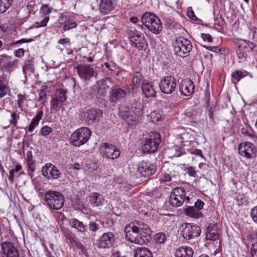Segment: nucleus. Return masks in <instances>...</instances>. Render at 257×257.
Returning <instances> with one entry per match:
<instances>
[{
    "label": "nucleus",
    "instance_id": "f257e3e1",
    "mask_svg": "<svg viewBox=\"0 0 257 257\" xmlns=\"http://www.w3.org/2000/svg\"><path fill=\"white\" fill-rule=\"evenodd\" d=\"M126 239L132 243L143 245L151 239V230L148 225L141 221L135 220L125 226L124 229Z\"/></svg>",
    "mask_w": 257,
    "mask_h": 257
},
{
    "label": "nucleus",
    "instance_id": "f03ea898",
    "mask_svg": "<svg viewBox=\"0 0 257 257\" xmlns=\"http://www.w3.org/2000/svg\"><path fill=\"white\" fill-rule=\"evenodd\" d=\"M243 43L239 45L238 50L237 52L239 63H243L248 66L253 65L254 64V57L251 54L247 53H252L254 49L256 48V45L253 43L243 40Z\"/></svg>",
    "mask_w": 257,
    "mask_h": 257
},
{
    "label": "nucleus",
    "instance_id": "7ed1b4c3",
    "mask_svg": "<svg viewBox=\"0 0 257 257\" xmlns=\"http://www.w3.org/2000/svg\"><path fill=\"white\" fill-rule=\"evenodd\" d=\"M44 199L47 206L51 210H59L64 203L63 196L57 191L50 190L46 192Z\"/></svg>",
    "mask_w": 257,
    "mask_h": 257
},
{
    "label": "nucleus",
    "instance_id": "20e7f679",
    "mask_svg": "<svg viewBox=\"0 0 257 257\" xmlns=\"http://www.w3.org/2000/svg\"><path fill=\"white\" fill-rule=\"evenodd\" d=\"M142 24L152 33L159 34L162 31V25L160 19L150 12L144 13L141 18Z\"/></svg>",
    "mask_w": 257,
    "mask_h": 257
},
{
    "label": "nucleus",
    "instance_id": "39448f33",
    "mask_svg": "<svg viewBox=\"0 0 257 257\" xmlns=\"http://www.w3.org/2000/svg\"><path fill=\"white\" fill-rule=\"evenodd\" d=\"M173 46L175 53L182 58L189 56L192 49L190 41L182 37L176 38Z\"/></svg>",
    "mask_w": 257,
    "mask_h": 257
},
{
    "label": "nucleus",
    "instance_id": "423d86ee",
    "mask_svg": "<svg viewBox=\"0 0 257 257\" xmlns=\"http://www.w3.org/2000/svg\"><path fill=\"white\" fill-rule=\"evenodd\" d=\"M142 108L141 104L132 106L131 109L126 108L119 111V115L125 120L129 125H136L139 121Z\"/></svg>",
    "mask_w": 257,
    "mask_h": 257
},
{
    "label": "nucleus",
    "instance_id": "0eeeda50",
    "mask_svg": "<svg viewBox=\"0 0 257 257\" xmlns=\"http://www.w3.org/2000/svg\"><path fill=\"white\" fill-rule=\"evenodd\" d=\"M91 134L90 129L83 127L74 132L71 136V144L76 147H79L85 144Z\"/></svg>",
    "mask_w": 257,
    "mask_h": 257
},
{
    "label": "nucleus",
    "instance_id": "6e6552de",
    "mask_svg": "<svg viewBox=\"0 0 257 257\" xmlns=\"http://www.w3.org/2000/svg\"><path fill=\"white\" fill-rule=\"evenodd\" d=\"M160 143V134L157 132H150L148 137L146 138L145 144L143 147V150L146 153H155L158 150Z\"/></svg>",
    "mask_w": 257,
    "mask_h": 257
},
{
    "label": "nucleus",
    "instance_id": "1a4fd4ad",
    "mask_svg": "<svg viewBox=\"0 0 257 257\" xmlns=\"http://www.w3.org/2000/svg\"><path fill=\"white\" fill-rule=\"evenodd\" d=\"M189 202L190 198L186 196V191L184 188H174L170 196L169 202L173 207H179L183 205L185 200Z\"/></svg>",
    "mask_w": 257,
    "mask_h": 257
},
{
    "label": "nucleus",
    "instance_id": "9d476101",
    "mask_svg": "<svg viewBox=\"0 0 257 257\" xmlns=\"http://www.w3.org/2000/svg\"><path fill=\"white\" fill-rule=\"evenodd\" d=\"M79 115L86 124L92 125L102 116V111L99 109L91 108L82 111Z\"/></svg>",
    "mask_w": 257,
    "mask_h": 257
},
{
    "label": "nucleus",
    "instance_id": "9b49d317",
    "mask_svg": "<svg viewBox=\"0 0 257 257\" xmlns=\"http://www.w3.org/2000/svg\"><path fill=\"white\" fill-rule=\"evenodd\" d=\"M66 99V91L63 89H57L50 101L51 110L59 111Z\"/></svg>",
    "mask_w": 257,
    "mask_h": 257
},
{
    "label": "nucleus",
    "instance_id": "f8f14e48",
    "mask_svg": "<svg viewBox=\"0 0 257 257\" xmlns=\"http://www.w3.org/2000/svg\"><path fill=\"white\" fill-rule=\"evenodd\" d=\"M182 227L181 235L185 239H191L200 234L201 229L196 224L185 223L182 225Z\"/></svg>",
    "mask_w": 257,
    "mask_h": 257
},
{
    "label": "nucleus",
    "instance_id": "ddd939ff",
    "mask_svg": "<svg viewBox=\"0 0 257 257\" xmlns=\"http://www.w3.org/2000/svg\"><path fill=\"white\" fill-rule=\"evenodd\" d=\"M99 151L102 156L111 160L118 158L120 154L119 150L116 147L108 143H102L100 146Z\"/></svg>",
    "mask_w": 257,
    "mask_h": 257
},
{
    "label": "nucleus",
    "instance_id": "4468645a",
    "mask_svg": "<svg viewBox=\"0 0 257 257\" xmlns=\"http://www.w3.org/2000/svg\"><path fill=\"white\" fill-rule=\"evenodd\" d=\"M159 87L163 93L167 94L172 93L176 87V78L171 75L164 76L160 81Z\"/></svg>",
    "mask_w": 257,
    "mask_h": 257
},
{
    "label": "nucleus",
    "instance_id": "2eb2a0df",
    "mask_svg": "<svg viewBox=\"0 0 257 257\" xmlns=\"http://www.w3.org/2000/svg\"><path fill=\"white\" fill-rule=\"evenodd\" d=\"M42 172L43 176L49 180L58 179L62 175L59 170L51 163L46 164L42 168Z\"/></svg>",
    "mask_w": 257,
    "mask_h": 257
},
{
    "label": "nucleus",
    "instance_id": "dca6fc26",
    "mask_svg": "<svg viewBox=\"0 0 257 257\" xmlns=\"http://www.w3.org/2000/svg\"><path fill=\"white\" fill-rule=\"evenodd\" d=\"M131 41L132 45L139 50L145 49L148 46V43L144 35L138 31L132 32Z\"/></svg>",
    "mask_w": 257,
    "mask_h": 257
},
{
    "label": "nucleus",
    "instance_id": "f3484780",
    "mask_svg": "<svg viewBox=\"0 0 257 257\" xmlns=\"http://www.w3.org/2000/svg\"><path fill=\"white\" fill-rule=\"evenodd\" d=\"M239 154L247 159H251L255 156L256 150L254 145L249 142L241 143L238 147Z\"/></svg>",
    "mask_w": 257,
    "mask_h": 257
},
{
    "label": "nucleus",
    "instance_id": "a211bd4d",
    "mask_svg": "<svg viewBox=\"0 0 257 257\" xmlns=\"http://www.w3.org/2000/svg\"><path fill=\"white\" fill-rule=\"evenodd\" d=\"M156 171V166L149 162L142 161L138 166V172L144 177H148L153 175Z\"/></svg>",
    "mask_w": 257,
    "mask_h": 257
},
{
    "label": "nucleus",
    "instance_id": "6ab92c4d",
    "mask_svg": "<svg viewBox=\"0 0 257 257\" xmlns=\"http://www.w3.org/2000/svg\"><path fill=\"white\" fill-rule=\"evenodd\" d=\"M76 68L80 78L85 80H89L94 75L93 68L89 64H79Z\"/></svg>",
    "mask_w": 257,
    "mask_h": 257
},
{
    "label": "nucleus",
    "instance_id": "aec40b11",
    "mask_svg": "<svg viewBox=\"0 0 257 257\" xmlns=\"http://www.w3.org/2000/svg\"><path fill=\"white\" fill-rule=\"evenodd\" d=\"M3 252L6 257H19L18 249L14 244L10 241H5L2 243Z\"/></svg>",
    "mask_w": 257,
    "mask_h": 257
},
{
    "label": "nucleus",
    "instance_id": "412c9836",
    "mask_svg": "<svg viewBox=\"0 0 257 257\" xmlns=\"http://www.w3.org/2000/svg\"><path fill=\"white\" fill-rule=\"evenodd\" d=\"M194 90V84L192 81L189 79L182 80L179 84V90L182 95L190 96Z\"/></svg>",
    "mask_w": 257,
    "mask_h": 257
},
{
    "label": "nucleus",
    "instance_id": "4be33fe9",
    "mask_svg": "<svg viewBox=\"0 0 257 257\" xmlns=\"http://www.w3.org/2000/svg\"><path fill=\"white\" fill-rule=\"evenodd\" d=\"M114 242V235L111 232L104 233L98 240L97 246L100 248H107L112 246Z\"/></svg>",
    "mask_w": 257,
    "mask_h": 257
},
{
    "label": "nucleus",
    "instance_id": "5701e85b",
    "mask_svg": "<svg viewBox=\"0 0 257 257\" xmlns=\"http://www.w3.org/2000/svg\"><path fill=\"white\" fill-rule=\"evenodd\" d=\"M117 0H101L99 5L100 13L103 15H107L114 10Z\"/></svg>",
    "mask_w": 257,
    "mask_h": 257
},
{
    "label": "nucleus",
    "instance_id": "b1692460",
    "mask_svg": "<svg viewBox=\"0 0 257 257\" xmlns=\"http://www.w3.org/2000/svg\"><path fill=\"white\" fill-rule=\"evenodd\" d=\"M126 95V91L117 85L113 86L111 88L110 100L115 102L124 98Z\"/></svg>",
    "mask_w": 257,
    "mask_h": 257
},
{
    "label": "nucleus",
    "instance_id": "393cba45",
    "mask_svg": "<svg viewBox=\"0 0 257 257\" xmlns=\"http://www.w3.org/2000/svg\"><path fill=\"white\" fill-rule=\"evenodd\" d=\"M19 61L18 59L11 60V57L7 55H2L0 58V64L5 69L10 70L16 67Z\"/></svg>",
    "mask_w": 257,
    "mask_h": 257
},
{
    "label": "nucleus",
    "instance_id": "a878e982",
    "mask_svg": "<svg viewBox=\"0 0 257 257\" xmlns=\"http://www.w3.org/2000/svg\"><path fill=\"white\" fill-rule=\"evenodd\" d=\"M206 239L207 240L216 241L219 238V233L217 226L216 224H209L206 232Z\"/></svg>",
    "mask_w": 257,
    "mask_h": 257
},
{
    "label": "nucleus",
    "instance_id": "bb28decb",
    "mask_svg": "<svg viewBox=\"0 0 257 257\" xmlns=\"http://www.w3.org/2000/svg\"><path fill=\"white\" fill-rule=\"evenodd\" d=\"M52 9L49 8L48 5H43L41 8L40 12L44 15V19L39 22H37L35 24L38 27H45L47 25L49 20V17L48 15L51 12Z\"/></svg>",
    "mask_w": 257,
    "mask_h": 257
},
{
    "label": "nucleus",
    "instance_id": "cd10ccee",
    "mask_svg": "<svg viewBox=\"0 0 257 257\" xmlns=\"http://www.w3.org/2000/svg\"><path fill=\"white\" fill-rule=\"evenodd\" d=\"M194 251L192 247L189 246L183 245L177 248L175 252L176 257H192Z\"/></svg>",
    "mask_w": 257,
    "mask_h": 257
},
{
    "label": "nucleus",
    "instance_id": "c85d7f7f",
    "mask_svg": "<svg viewBox=\"0 0 257 257\" xmlns=\"http://www.w3.org/2000/svg\"><path fill=\"white\" fill-rule=\"evenodd\" d=\"M163 168L166 171L167 173L173 178H176L179 175L180 167L178 164L167 163L164 165Z\"/></svg>",
    "mask_w": 257,
    "mask_h": 257
},
{
    "label": "nucleus",
    "instance_id": "c756f323",
    "mask_svg": "<svg viewBox=\"0 0 257 257\" xmlns=\"http://www.w3.org/2000/svg\"><path fill=\"white\" fill-rule=\"evenodd\" d=\"M142 89L146 97L148 98L156 96V92L153 88V86L149 82L143 81Z\"/></svg>",
    "mask_w": 257,
    "mask_h": 257
},
{
    "label": "nucleus",
    "instance_id": "7c9ffc66",
    "mask_svg": "<svg viewBox=\"0 0 257 257\" xmlns=\"http://www.w3.org/2000/svg\"><path fill=\"white\" fill-rule=\"evenodd\" d=\"M69 223L72 227L75 228L81 233L85 234L87 231L86 225L76 218H72Z\"/></svg>",
    "mask_w": 257,
    "mask_h": 257
},
{
    "label": "nucleus",
    "instance_id": "2f4dec72",
    "mask_svg": "<svg viewBox=\"0 0 257 257\" xmlns=\"http://www.w3.org/2000/svg\"><path fill=\"white\" fill-rule=\"evenodd\" d=\"M22 68L23 73L26 77L27 75L30 76L31 74L34 73L35 69L33 60L32 59L26 60Z\"/></svg>",
    "mask_w": 257,
    "mask_h": 257
},
{
    "label": "nucleus",
    "instance_id": "473e14b6",
    "mask_svg": "<svg viewBox=\"0 0 257 257\" xmlns=\"http://www.w3.org/2000/svg\"><path fill=\"white\" fill-rule=\"evenodd\" d=\"M90 201L93 206H99L102 204L103 198L100 193L93 192L90 194Z\"/></svg>",
    "mask_w": 257,
    "mask_h": 257
},
{
    "label": "nucleus",
    "instance_id": "72a5a7b5",
    "mask_svg": "<svg viewBox=\"0 0 257 257\" xmlns=\"http://www.w3.org/2000/svg\"><path fill=\"white\" fill-rule=\"evenodd\" d=\"M43 115V112L42 111H39L37 113L36 116L32 119L29 126V132H32L38 125L40 120L42 118Z\"/></svg>",
    "mask_w": 257,
    "mask_h": 257
},
{
    "label": "nucleus",
    "instance_id": "f704fd0d",
    "mask_svg": "<svg viewBox=\"0 0 257 257\" xmlns=\"http://www.w3.org/2000/svg\"><path fill=\"white\" fill-rule=\"evenodd\" d=\"M185 211L187 216L192 218H199L203 215L202 213L198 211L194 206L188 207L186 208Z\"/></svg>",
    "mask_w": 257,
    "mask_h": 257
},
{
    "label": "nucleus",
    "instance_id": "c9c22d12",
    "mask_svg": "<svg viewBox=\"0 0 257 257\" xmlns=\"http://www.w3.org/2000/svg\"><path fill=\"white\" fill-rule=\"evenodd\" d=\"M135 257H153V254L148 248L142 247L136 249Z\"/></svg>",
    "mask_w": 257,
    "mask_h": 257
},
{
    "label": "nucleus",
    "instance_id": "e433bc0d",
    "mask_svg": "<svg viewBox=\"0 0 257 257\" xmlns=\"http://www.w3.org/2000/svg\"><path fill=\"white\" fill-rule=\"evenodd\" d=\"M249 75L250 77H252V75L247 71H241L240 70H235L231 74V77L233 79L238 82L242 78Z\"/></svg>",
    "mask_w": 257,
    "mask_h": 257
},
{
    "label": "nucleus",
    "instance_id": "4c0bfd02",
    "mask_svg": "<svg viewBox=\"0 0 257 257\" xmlns=\"http://www.w3.org/2000/svg\"><path fill=\"white\" fill-rule=\"evenodd\" d=\"M143 77L141 72H135L132 79V84L133 85V88H134L135 87H139L140 84L143 80Z\"/></svg>",
    "mask_w": 257,
    "mask_h": 257
},
{
    "label": "nucleus",
    "instance_id": "58836bf2",
    "mask_svg": "<svg viewBox=\"0 0 257 257\" xmlns=\"http://www.w3.org/2000/svg\"><path fill=\"white\" fill-rule=\"evenodd\" d=\"M26 168L27 170L28 175L31 178H33L34 176V172L36 169V161L26 162Z\"/></svg>",
    "mask_w": 257,
    "mask_h": 257
},
{
    "label": "nucleus",
    "instance_id": "ea45409f",
    "mask_svg": "<svg viewBox=\"0 0 257 257\" xmlns=\"http://www.w3.org/2000/svg\"><path fill=\"white\" fill-rule=\"evenodd\" d=\"M14 0H0V13H5L12 5Z\"/></svg>",
    "mask_w": 257,
    "mask_h": 257
},
{
    "label": "nucleus",
    "instance_id": "a19ab883",
    "mask_svg": "<svg viewBox=\"0 0 257 257\" xmlns=\"http://www.w3.org/2000/svg\"><path fill=\"white\" fill-rule=\"evenodd\" d=\"M207 50L219 53L222 55H226L229 54V50L224 47L219 48L217 46H204Z\"/></svg>",
    "mask_w": 257,
    "mask_h": 257
},
{
    "label": "nucleus",
    "instance_id": "79ce46f5",
    "mask_svg": "<svg viewBox=\"0 0 257 257\" xmlns=\"http://www.w3.org/2000/svg\"><path fill=\"white\" fill-rule=\"evenodd\" d=\"M178 138L181 140V143L183 144L184 145H186L185 143L192 142L193 137L189 133L185 132L178 135Z\"/></svg>",
    "mask_w": 257,
    "mask_h": 257
},
{
    "label": "nucleus",
    "instance_id": "37998d69",
    "mask_svg": "<svg viewBox=\"0 0 257 257\" xmlns=\"http://www.w3.org/2000/svg\"><path fill=\"white\" fill-rule=\"evenodd\" d=\"M151 121L156 123L163 119L162 112L159 110H154L150 113Z\"/></svg>",
    "mask_w": 257,
    "mask_h": 257
},
{
    "label": "nucleus",
    "instance_id": "c03bdc74",
    "mask_svg": "<svg viewBox=\"0 0 257 257\" xmlns=\"http://www.w3.org/2000/svg\"><path fill=\"white\" fill-rule=\"evenodd\" d=\"M10 92V87L5 84L3 80L0 79V98L4 97Z\"/></svg>",
    "mask_w": 257,
    "mask_h": 257
},
{
    "label": "nucleus",
    "instance_id": "a18cd8bd",
    "mask_svg": "<svg viewBox=\"0 0 257 257\" xmlns=\"http://www.w3.org/2000/svg\"><path fill=\"white\" fill-rule=\"evenodd\" d=\"M173 178L167 173L163 168H162L161 174L159 176V180L161 183H165L170 182L172 180Z\"/></svg>",
    "mask_w": 257,
    "mask_h": 257
},
{
    "label": "nucleus",
    "instance_id": "49530a36",
    "mask_svg": "<svg viewBox=\"0 0 257 257\" xmlns=\"http://www.w3.org/2000/svg\"><path fill=\"white\" fill-rule=\"evenodd\" d=\"M47 90V86L46 85H43L41 87V90L39 93V101L42 104H44L47 99L46 91Z\"/></svg>",
    "mask_w": 257,
    "mask_h": 257
},
{
    "label": "nucleus",
    "instance_id": "de8ad7c7",
    "mask_svg": "<svg viewBox=\"0 0 257 257\" xmlns=\"http://www.w3.org/2000/svg\"><path fill=\"white\" fill-rule=\"evenodd\" d=\"M155 241L159 243H163L166 239V235L163 232H160L155 235Z\"/></svg>",
    "mask_w": 257,
    "mask_h": 257
},
{
    "label": "nucleus",
    "instance_id": "09e8293b",
    "mask_svg": "<svg viewBox=\"0 0 257 257\" xmlns=\"http://www.w3.org/2000/svg\"><path fill=\"white\" fill-rule=\"evenodd\" d=\"M77 26V24L75 22L70 21L69 19L66 22L63 27V30L66 31L71 29L74 28Z\"/></svg>",
    "mask_w": 257,
    "mask_h": 257
},
{
    "label": "nucleus",
    "instance_id": "8fccbe9b",
    "mask_svg": "<svg viewBox=\"0 0 257 257\" xmlns=\"http://www.w3.org/2000/svg\"><path fill=\"white\" fill-rule=\"evenodd\" d=\"M52 131V128L47 125H45L40 130V134L43 137H46Z\"/></svg>",
    "mask_w": 257,
    "mask_h": 257
},
{
    "label": "nucleus",
    "instance_id": "3c124183",
    "mask_svg": "<svg viewBox=\"0 0 257 257\" xmlns=\"http://www.w3.org/2000/svg\"><path fill=\"white\" fill-rule=\"evenodd\" d=\"M252 130L250 126H248L246 128H242L240 130L241 133L245 136L249 137L250 138H253L254 135L252 133Z\"/></svg>",
    "mask_w": 257,
    "mask_h": 257
},
{
    "label": "nucleus",
    "instance_id": "603ef678",
    "mask_svg": "<svg viewBox=\"0 0 257 257\" xmlns=\"http://www.w3.org/2000/svg\"><path fill=\"white\" fill-rule=\"evenodd\" d=\"M19 118V115L16 112H13L11 114V119H10L9 122L13 124V126H16Z\"/></svg>",
    "mask_w": 257,
    "mask_h": 257
},
{
    "label": "nucleus",
    "instance_id": "864d4df0",
    "mask_svg": "<svg viewBox=\"0 0 257 257\" xmlns=\"http://www.w3.org/2000/svg\"><path fill=\"white\" fill-rule=\"evenodd\" d=\"M250 215L252 220L257 224V205L251 209Z\"/></svg>",
    "mask_w": 257,
    "mask_h": 257
},
{
    "label": "nucleus",
    "instance_id": "5fc2aeb1",
    "mask_svg": "<svg viewBox=\"0 0 257 257\" xmlns=\"http://www.w3.org/2000/svg\"><path fill=\"white\" fill-rule=\"evenodd\" d=\"M88 227L89 229L93 232L96 231L99 228V225L94 221H91L89 224Z\"/></svg>",
    "mask_w": 257,
    "mask_h": 257
},
{
    "label": "nucleus",
    "instance_id": "6e6d98bb",
    "mask_svg": "<svg viewBox=\"0 0 257 257\" xmlns=\"http://www.w3.org/2000/svg\"><path fill=\"white\" fill-rule=\"evenodd\" d=\"M32 39H26V38H23L19 40L16 41L15 42L13 43L12 45L14 46L15 45H18L21 44H23L25 43H30L33 41Z\"/></svg>",
    "mask_w": 257,
    "mask_h": 257
},
{
    "label": "nucleus",
    "instance_id": "4d7b16f0",
    "mask_svg": "<svg viewBox=\"0 0 257 257\" xmlns=\"http://www.w3.org/2000/svg\"><path fill=\"white\" fill-rule=\"evenodd\" d=\"M18 105L19 108H21L23 106V104L24 103V100L26 99L25 96L21 94H19L18 95Z\"/></svg>",
    "mask_w": 257,
    "mask_h": 257
},
{
    "label": "nucleus",
    "instance_id": "13d9d810",
    "mask_svg": "<svg viewBox=\"0 0 257 257\" xmlns=\"http://www.w3.org/2000/svg\"><path fill=\"white\" fill-rule=\"evenodd\" d=\"M187 172L189 176L196 177V171L195 168L193 167H189L187 168Z\"/></svg>",
    "mask_w": 257,
    "mask_h": 257
},
{
    "label": "nucleus",
    "instance_id": "bf43d9fd",
    "mask_svg": "<svg viewBox=\"0 0 257 257\" xmlns=\"http://www.w3.org/2000/svg\"><path fill=\"white\" fill-rule=\"evenodd\" d=\"M14 55L16 57L22 58L25 54V50L22 48L18 49L14 51Z\"/></svg>",
    "mask_w": 257,
    "mask_h": 257
},
{
    "label": "nucleus",
    "instance_id": "052dcab7",
    "mask_svg": "<svg viewBox=\"0 0 257 257\" xmlns=\"http://www.w3.org/2000/svg\"><path fill=\"white\" fill-rule=\"evenodd\" d=\"M204 204L203 201L200 199H198L195 203L194 207L198 211H200L203 207Z\"/></svg>",
    "mask_w": 257,
    "mask_h": 257
},
{
    "label": "nucleus",
    "instance_id": "680f3d73",
    "mask_svg": "<svg viewBox=\"0 0 257 257\" xmlns=\"http://www.w3.org/2000/svg\"><path fill=\"white\" fill-rule=\"evenodd\" d=\"M68 17L65 13H61L60 14V16L58 19V21L60 24L66 23L68 20Z\"/></svg>",
    "mask_w": 257,
    "mask_h": 257
},
{
    "label": "nucleus",
    "instance_id": "e2e57ef3",
    "mask_svg": "<svg viewBox=\"0 0 257 257\" xmlns=\"http://www.w3.org/2000/svg\"><path fill=\"white\" fill-rule=\"evenodd\" d=\"M201 38L204 41H207L209 43L212 42V39L211 35L209 34H201Z\"/></svg>",
    "mask_w": 257,
    "mask_h": 257
},
{
    "label": "nucleus",
    "instance_id": "0e129e2a",
    "mask_svg": "<svg viewBox=\"0 0 257 257\" xmlns=\"http://www.w3.org/2000/svg\"><path fill=\"white\" fill-rule=\"evenodd\" d=\"M250 251L252 257H257V243L252 244Z\"/></svg>",
    "mask_w": 257,
    "mask_h": 257
},
{
    "label": "nucleus",
    "instance_id": "69168bd1",
    "mask_svg": "<svg viewBox=\"0 0 257 257\" xmlns=\"http://www.w3.org/2000/svg\"><path fill=\"white\" fill-rule=\"evenodd\" d=\"M187 15L190 19H191L193 20H197V18L195 16L194 11L191 8L190 10H188Z\"/></svg>",
    "mask_w": 257,
    "mask_h": 257
},
{
    "label": "nucleus",
    "instance_id": "338daca9",
    "mask_svg": "<svg viewBox=\"0 0 257 257\" xmlns=\"http://www.w3.org/2000/svg\"><path fill=\"white\" fill-rule=\"evenodd\" d=\"M25 160L26 162L35 161L33 159L32 152L31 151H27L26 154V157L25 158Z\"/></svg>",
    "mask_w": 257,
    "mask_h": 257
},
{
    "label": "nucleus",
    "instance_id": "774afa93",
    "mask_svg": "<svg viewBox=\"0 0 257 257\" xmlns=\"http://www.w3.org/2000/svg\"><path fill=\"white\" fill-rule=\"evenodd\" d=\"M251 33H252V40L254 42H257V28H253L251 30Z\"/></svg>",
    "mask_w": 257,
    "mask_h": 257
}]
</instances>
